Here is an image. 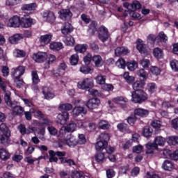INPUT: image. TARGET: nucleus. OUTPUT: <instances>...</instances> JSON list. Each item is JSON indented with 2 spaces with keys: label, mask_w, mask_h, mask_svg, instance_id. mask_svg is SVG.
<instances>
[{
  "label": "nucleus",
  "mask_w": 178,
  "mask_h": 178,
  "mask_svg": "<svg viewBox=\"0 0 178 178\" xmlns=\"http://www.w3.org/2000/svg\"><path fill=\"white\" fill-rule=\"evenodd\" d=\"M4 100L6 104L10 108H12L13 115L14 116H22L24 113V108L17 105V102L12 101L10 99V92H7L4 95Z\"/></svg>",
  "instance_id": "1"
},
{
  "label": "nucleus",
  "mask_w": 178,
  "mask_h": 178,
  "mask_svg": "<svg viewBox=\"0 0 178 178\" xmlns=\"http://www.w3.org/2000/svg\"><path fill=\"white\" fill-rule=\"evenodd\" d=\"M148 99V95L144 90L133 91L131 93V102L134 104H142Z\"/></svg>",
  "instance_id": "2"
},
{
  "label": "nucleus",
  "mask_w": 178,
  "mask_h": 178,
  "mask_svg": "<svg viewBox=\"0 0 178 178\" xmlns=\"http://www.w3.org/2000/svg\"><path fill=\"white\" fill-rule=\"evenodd\" d=\"M77 87L81 90H88V88H92V87H94V81L91 78H84L78 82Z\"/></svg>",
  "instance_id": "3"
},
{
  "label": "nucleus",
  "mask_w": 178,
  "mask_h": 178,
  "mask_svg": "<svg viewBox=\"0 0 178 178\" xmlns=\"http://www.w3.org/2000/svg\"><path fill=\"white\" fill-rule=\"evenodd\" d=\"M123 6L128 9L127 12H129V13L134 12V10H137V9H141V3L138 1H134L132 4L125 2L123 3Z\"/></svg>",
  "instance_id": "4"
},
{
  "label": "nucleus",
  "mask_w": 178,
  "mask_h": 178,
  "mask_svg": "<svg viewBox=\"0 0 178 178\" xmlns=\"http://www.w3.org/2000/svg\"><path fill=\"white\" fill-rule=\"evenodd\" d=\"M109 38V33L105 26H101L99 29V39L102 42H105Z\"/></svg>",
  "instance_id": "5"
},
{
  "label": "nucleus",
  "mask_w": 178,
  "mask_h": 178,
  "mask_svg": "<svg viewBox=\"0 0 178 178\" xmlns=\"http://www.w3.org/2000/svg\"><path fill=\"white\" fill-rule=\"evenodd\" d=\"M138 51L143 55V56H147L149 54L148 49H147V46L144 44V42L141 40H138L137 41V47Z\"/></svg>",
  "instance_id": "6"
},
{
  "label": "nucleus",
  "mask_w": 178,
  "mask_h": 178,
  "mask_svg": "<svg viewBox=\"0 0 178 178\" xmlns=\"http://www.w3.org/2000/svg\"><path fill=\"white\" fill-rule=\"evenodd\" d=\"M33 59L35 62H37V63H42L47 60V53L39 51L33 55Z\"/></svg>",
  "instance_id": "7"
},
{
  "label": "nucleus",
  "mask_w": 178,
  "mask_h": 178,
  "mask_svg": "<svg viewBox=\"0 0 178 178\" xmlns=\"http://www.w3.org/2000/svg\"><path fill=\"white\" fill-rule=\"evenodd\" d=\"M64 143L68 145V147H70V148H74V147H76V145L78 144L77 139H76V137L72 134L67 136V138L64 140Z\"/></svg>",
  "instance_id": "8"
},
{
  "label": "nucleus",
  "mask_w": 178,
  "mask_h": 178,
  "mask_svg": "<svg viewBox=\"0 0 178 178\" xmlns=\"http://www.w3.org/2000/svg\"><path fill=\"white\" fill-rule=\"evenodd\" d=\"M99 104H101V101L98 98H92L90 99L86 104L87 108L88 109H95L99 106Z\"/></svg>",
  "instance_id": "9"
},
{
  "label": "nucleus",
  "mask_w": 178,
  "mask_h": 178,
  "mask_svg": "<svg viewBox=\"0 0 178 178\" xmlns=\"http://www.w3.org/2000/svg\"><path fill=\"white\" fill-rule=\"evenodd\" d=\"M80 115H87V110L82 106H76L73 108L72 115L73 118H78Z\"/></svg>",
  "instance_id": "10"
},
{
  "label": "nucleus",
  "mask_w": 178,
  "mask_h": 178,
  "mask_svg": "<svg viewBox=\"0 0 178 178\" xmlns=\"http://www.w3.org/2000/svg\"><path fill=\"white\" fill-rule=\"evenodd\" d=\"M58 13L62 20H70L73 16V14L70 9H62Z\"/></svg>",
  "instance_id": "11"
},
{
  "label": "nucleus",
  "mask_w": 178,
  "mask_h": 178,
  "mask_svg": "<svg viewBox=\"0 0 178 178\" xmlns=\"http://www.w3.org/2000/svg\"><path fill=\"white\" fill-rule=\"evenodd\" d=\"M22 20H20V18L17 16H14L12 18H10L8 21V26L9 27H20L21 26Z\"/></svg>",
  "instance_id": "12"
},
{
  "label": "nucleus",
  "mask_w": 178,
  "mask_h": 178,
  "mask_svg": "<svg viewBox=\"0 0 178 178\" xmlns=\"http://www.w3.org/2000/svg\"><path fill=\"white\" fill-rule=\"evenodd\" d=\"M24 72H26V67L20 65L14 70L12 74L15 79H18L24 74Z\"/></svg>",
  "instance_id": "13"
},
{
  "label": "nucleus",
  "mask_w": 178,
  "mask_h": 178,
  "mask_svg": "<svg viewBox=\"0 0 178 178\" xmlns=\"http://www.w3.org/2000/svg\"><path fill=\"white\" fill-rule=\"evenodd\" d=\"M44 99H52V98H55V94L52 92L49 88L44 86L42 88V91Z\"/></svg>",
  "instance_id": "14"
},
{
  "label": "nucleus",
  "mask_w": 178,
  "mask_h": 178,
  "mask_svg": "<svg viewBox=\"0 0 178 178\" xmlns=\"http://www.w3.org/2000/svg\"><path fill=\"white\" fill-rule=\"evenodd\" d=\"M69 120V113L67 111L63 112L58 115V122L60 124H65Z\"/></svg>",
  "instance_id": "15"
},
{
  "label": "nucleus",
  "mask_w": 178,
  "mask_h": 178,
  "mask_svg": "<svg viewBox=\"0 0 178 178\" xmlns=\"http://www.w3.org/2000/svg\"><path fill=\"white\" fill-rule=\"evenodd\" d=\"M21 26L24 29H29L33 26V19L27 17H24L21 19Z\"/></svg>",
  "instance_id": "16"
},
{
  "label": "nucleus",
  "mask_w": 178,
  "mask_h": 178,
  "mask_svg": "<svg viewBox=\"0 0 178 178\" xmlns=\"http://www.w3.org/2000/svg\"><path fill=\"white\" fill-rule=\"evenodd\" d=\"M51 40H52V35L46 34L40 36V42L42 47H45V45L51 42Z\"/></svg>",
  "instance_id": "17"
},
{
  "label": "nucleus",
  "mask_w": 178,
  "mask_h": 178,
  "mask_svg": "<svg viewBox=\"0 0 178 178\" xmlns=\"http://www.w3.org/2000/svg\"><path fill=\"white\" fill-rule=\"evenodd\" d=\"M0 140L3 145H8L10 143V132H6L1 134Z\"/></svg>",
  "instance_id": "18"
},
{
  "label": "nucleus",
  "mask_w": 178,
  "mask_h": 178,
  "mask_svg": "<svg viewBox=\"0 0 178 178\" xmlns=\"http://www.w3.org/2000/svg\"><path fill=\"white\" fill-rule=\"evenodd\" d=\"M163 154L165 158L170 156L173 161H178V150L175 151L173 153H170V151L164 150Z\"/></svg>",
  "instance_id": "19"
},
{
  "label": "nucleus",
  "mask_w": 178,
  "mask_h": 178,
  "mask_svg": "<svg viewBox=\"0 0 178 178\" xmlns=\"http://www.w3.org/2000/svg\"><path fill=\"white\" fill-rule=\"evenodd\" d=\"M73 31V26L69 22H66L61 29L62 34L64 35H67V34H70V32Z\"/></svg>",
  "instance_id": "20"
},
{
  "label": "nucleus",
  "mask_w": 178,
  "mask_h": 178,
  "mask_svg": "<svg viewBox=\"0 0 178 178\" xmlns=\"http://www.w3.org/2000/svg\"><path fill=\"white\" fill-rule=\"evenodd\" d=\"M145 86V82L143 81H136L134 82V83L132 85L133 89L134 91H143V90L140 88H143Z\"/></svg>",
  "instance_id": "21"
},
{
  "label": "nucleus",
  "mask_w": 178,
  "mask_h": 178,
  "mask_svg": "<svg viewBox=\"0 0 178 178\" xmlns=\"http://www.w3.org/2000/svg\"><path fill=\"white\" fill-rule=\"evenodd\" d=\"M23 38V35L17 33L11 37L9 38V42L10 44H17L20 40H22Z\"/></svg>",
  "instance_id": "22"
},
{
  "label": "nucleus",
  "mask_w": 178,
  "mask_h": 178,
  "mask_svg": "<svg viewBox=\"0 0 178 178\" xmlns=\"http://www.w3.org/2000/svg\"><path fill=\"white\" fill-rule=\"evenodd\" d=\"M10 158V154L6 149H0V159L1 161H8Z\"/></svg>",
  "instance_id": "23"
},
{
  "label": "nucleus",
  "mask_w": 178,
  "mask_h": 178,
  "mask_svg": "<svg viewBox=\"0 0 178 178\" xmlns=\"http://www.w3.org/2000/svg\"><path fill=\"white\" fill-rule=\"evenodd\" d=\"M108 145V142L104 140L98 141L95 145V149L97 151H102V149H105Z\"/></svg>",
  "instance_id": "24"
},
{
  "label": "nucleus",
  "mask_w": 178,
  "mask_h": 178,
  "mask_svg": "<svg viewBox=\"0 0 178 178\" xmlns=\"http://www.w3.org/2000/svg\"><path fill=\"white\" fill-rule=\"evenodd\" d=\"M93 62H95V65L96 67H101L102 65H104V60H102V57L101 56H94L92 58Z\"/></svg>",
  "instance_id": "25"
},
{
  "label": "nucleus",
  "mask_w": 178,
  "mask_h": 178,
  "mask_svg": "<svg viewBox=\"0 0 178 178\" xmlns=\"http://www.w3.org/2000/svg\"><path fill=\"white\" fill-rule=\"evenodd\" d=\"M115 54L116 56H120L122 55H127V54H129V49L124 47H118L115 50Z\"/></svg>",
  "instance_id": "26"
},
{
  "label": "nucleus",
  "mask_w": 178,
  "mask_h": 178,
  "mask_svg": "<svg viewBox=\"0 0 178 178\" xmlns=\"http://www.w3.org/2000/svg\"><path fill=\"white\" fill-rule=\"evenodd\" d=\"M148 111L143 108H136L134 111V115L137 116H141V118H144V116H148Z\"/></svg>",
  "instance_id": "27"
},
{
  "label": "nucleus",
  "mask_w": 178,
  "mask_h": 178,
  "mask_svg": "<svg viewBox=\"0 0 178 178\" xmlns=\"http://www.w3.org/2000/svg\"><path fill=\"white\" fill-rule=\"evenodd\" d=\"M146 154H153L154 153V149H157L158 146L155 143H148L146 144Z\"/></svg>",
  "instance_id": "28"
},
{
  "label": "nucleus",
  "mask_w": 178,
  "mask_h": 178,
  "mask_svg": "<svg viewBox=\"0 0 178 178\" xmlns=\"http://www.w3.org/2000/svg\"><path fill=\"white\" fill-rule=\"evenodd\" d=\"M163 168L165 170H168V171L173 170V169H175V164H173L172 161L167 160L164 161L163 164Z\"/></svg>",
  "instance_id": "29"
},
{
  "label": "nucleus",
  "mask_w": 178,
  "mask_h": 178,
  "mask_svg": "<svg viewBox=\"0 0 178 178\" xmlns=\"http://www.w3.org/2000/svg\"><path fill=\"white\" fill-rule=\"evenodd\" d=\"M63 41L66 45L72 47V45H74V38L72 37V35H68L64 39Z\"/></svg>",
  "instance_id": "30"
},
{
  "label": "nucleus",
  "mask_w": 178,
  "mask_h": 178,
  "mask_svg": "<svg viewBox=\"0 0 178 178\" xmlns=\"http://www.w3.org/2000/svg\"><path fill=\"white\" fill-rule=\"evenodd\" d=\"M63 48V44L60 42H53L50 44V49L53 51H60Z\"/></svg>",
  "instance_id": "31"
},
{
  "label": "nucleus",
  "mask_w": 178,
  "mask_h": 178,
  "mask_svg": "<svg viewBox=\"0 0 178 178\" xmlns=\"http://www.w3.org/2000/svg\"><path fill=\"white\" fill-rule=\"evenodd\" d=\"M76 52H78L79 54H83V52H86L87 51V45L86 44H77L74 48Z\"/></svg>",
  "instance_id": "32"
},
{
  "label": "nucleus",
  "mask_w": 178,
  "mask_h": 178,
  "mask_svg": "<svg viewBox=\"0 0 178 178\" xmlns=\"http://www.w3.org/2000/svg\"><path fill=\"white\" fill-rule=\"evenodd\" d=\"M37 8V4L35 3H30V4H24L22 7V10H34Z\"/></svg>",
  "instance_id": "33"
},
{
  "label": "nucleus",
  "mask_w": 178,
  "mask_h": 178,
  "mask_svg": "<svg viewBox=\"0 0 178 178\" xmlns=\"http://www.w3.org/2000/svg\"><path fill=\"white\" fill-rule=\"evenodd\" d=\"M167 141L170 145H178V136H170L167 139Z\"/></svg>",
  "instance_id": "34"
},
{
  "label": "nucleus",
  "mask_w": 178,
  "mask_h": 178,
  "mask_svg": "<svg viewBox=\"0 0 178 178\" xmlns=\"http://www.w3.org/2000/svg\"><path fill=\"white\" fill-rule=\"evenodd\" d=\"M95 80L97 84L104 85L106 81V77L102 74H99L95 77Z\"/></svg>",
  "instance_id": "35"
},
{
  "label": "nucleus",
  "mask_w": 178,
  "mask_h": 178,
  "mask_svg": "<svg viewBox=\"0 0 178 178\" xmlns=\"http://www.w3.org/2000/svg\"><path fill=\"white\" fill-rule=\"evenodd\" d=\"M59 109L60 111H72V109H73V105L69 103H65L60 105Z\"/></svg>",
  "instance_id": "36"
},
{
  "label": "nucleus",
  "mask_w": 178,
  "mask_h": 178,
  "mask_svg": "<svg viewBox=\"0 0 178 178\" xmlns=\"http://www.w3.org/2000/svg\"><path fill=\"white\" fill-rule=\"evenodd\" d=\"M49 161L52 163V162H58V157L55 155V151L49 150Z\"/></svg>",
  "instance_id": "37"
},
{
  "label": "nucleus",
  "mask_w": 178,
  "mask_h": 178,
  "mask_svg": "<svg viewBox=\"0 0 178 178\" xmlns=\"http://www.w3.org/2000/svg\"><path fill=\"white\" fill-rule=\"evenodd\" d=\"M124 79L126 80V81H127V83H128V84H131L132 83L134 82V80H136L134 76H130L129 72H125L124 74Z\"/></svg>",
  "instance_id": "38"
},
{
  "label": "nucleus",
  "mask_w": 178,
  "mask_h": 178,
  "mask_svg": "<svg viewBox=\"0 0 178 178\" xmlns=\"http://www.w3.org/2000/svg\"><path fill=\"white\" fill-rule=\"evenodd\" d=\"M33 84H38L40 83V77L36 71L31 72Z\"/></svg>",
  "instance_id": "39"
},
{
  "label": "nucleus",
  "mask_w": 178,
  "mask_h": 178,
  "mask_svg": "<svg viewBox=\"0 0 178 178\" xmlns=\"http://www.w3.org/2000/svg\"><path fill=\"white\" fill-rule=\"evenodd\" d=\"M127 66L129 70H131V72H133L136 70V69H137L138 64H137V62L136 61H131V62H128L127 63Z\"/></svg>",
  "instance_id": "40"
},
{
  "label": "nucleus",
  "mask_w": 178,
  "mask_h": 178,
  "mask_svg": "<svg viewBox=\"0 0 178 178\" xmlns=\"http://www.w3.org/2000/svg\"><path fill=\"white\" fill-rule=\"evenodd\" d=\"M109 127H111V125H109V123L107 122L106 120H101L99 122V129L106 130V129H109Z\"/></svg>",
  "instance_id": "41"
},
{
  "label": "nucleus",
  "mask_w": 178,
  "mask_h": 178,
  "mask_svg": "<svg viewBox=\"0 0 178 178\" xmlns=\"http://www.w3.org/2000/svg\"><path fill=\"white\" fill-rule=\"evenodd\" d=\"M66 127L67 133H73V131H75L77 124L74 122H72L68 124Z\"/></svg>",
  "instance_id": "42"
},
{
  "label": "nucleus",
  "mask_w": 178,
  "mask_h": 178,
  "mask_svg": "<svg viewBox=\"0 0 178 178\" xmlns=\"http://www.w3.org/2000/svg\"><path fill=\"white\" fill-rule=\"evenodd\" d=\"M70 64L72 66H75L79 63V56L77 54H73L70 58Z\"/></svg>",
  "instance_id": "43"
},
{
  "label": "nucleus",
  "mask_w": 178,
  "mask_h": 178,
  "mask_svg": "<svg viewBox=\"0 0 178 178\" xmlns=\"http://www.w3.org/2000/svg\"><path fill=\"white\" fill-rule=\"evenodd\" d=\"M154 144L156 145H165V138L162 136H158L154 140Z\"/></svg>",
  "instance_id": "44"
},
{
  "label": "nucleus",
  "mask_w": 178,
  "mask_h": 178,
  "mask_svg": "<svg viewBox=\"0 0 178 178\" xmlns=\"http://www.w3.org/2000/svg\"><path fill=\"white\" fill-rule=\"evenodd\" d=\"M143 135L145 137H151L152 136V129L149 127H145L143 129Z\"/></svg>",
  "instance_id": "45"
},
{
  "label": "nucleus",
  "mask_w": 178,
  "mask_h": 178,
  "mask_svg": "<svg viewBox=\"0 0 178 178\" xmlns=\"http://www.w3.org/2000/svg\"><path fill=\"white\" fill-rule=\"evenodd\" d=\"M81 73H83V74H88V73H91L92 72V69L88 67V66L82 65L80 67Z\"/></svg>",
  "instance_id": "46"
},
{
  "label": "nucleus",
  "mask_w": 178,
  "mask_h": 178,
  "mask_svg": "<svg viewBox=\"0 0 178 178\" xmlns=\"http://www.w3.org/2000/svg\"><path fill=\"white\" fill-rule=\"evenodd\" d=\"M137 74L140 77H142L143 80H147L148 77V74L147 73V72H145V70H144V69L139 70L137 72Z\"/></svg>",
  "instance_id": "47"
},
{
  "label": "nucleus",
  "mask_w": 178,
  "mask_h": 178,
  "mask_svg": "<svg viewBox=\"0 0 178 178\" xmlns=\"http://www.w3.org/2000/svg\"><path fill=\"white\" fill-rule=\"evenodd\" d=\"M88 31L92 35L95 33V31H97V23L95 22H92L89 26Z\"/></svg>",
  "instance_id": "48"
},
{
  "label": "nucleus",
  "mask_w": 178,
  "mask_h": 178,
  "mask_svg": "<svg viewBox=\"0 0 178 178\" xmlns=\"http://www.w3.org/2000/svg\"><path fill=\"white\" fill-rule=\"evenodd\" d=\"M56 59V57L52 54H47L46 60L47 65H51V63H54Z\"/></svg>",
  "instance_id": "49"
},
{
  "label": "nucleus",
  "mask_w": 178,
  "mask_h": 178,
  "mask_svg": "<svg viewBox=\"0 0 178 178\" xmlns=\"http://www.w3.org/2000/svg\"><path fill=\"white\" fill-rule=\"evenodd\" d=\"M147 88L150 94H154V92H155V90L156 89V85L154 83H148Z\"/></svg>",
  "instance_id": "50"
},
{
  "label": "nucleus",
  "mask_w": 178,
  "mask_h": 178,
  "mask_svg": "<svg viewBox=\"0 0 178 178\" xmlns=\"http://www.w3.org/2000/svg\"><path fill=\"white\" fill-rule=\"evenodd\" d=\"M115 65H116V66H118V67H120V69H124L126 67V62L124 61V59H123V58L119 59L116 62Z\"/></svg>",
  "instance_id": "51"
},
{
  "label": "nucleus",
  "mask_w": 178,
  "mask_h": 178,
  "mask_svg": "<svg viewBox=\"0 0 178 178\" xmlns=\"http://www.w3.org/2000/svg\"><path fill=\"white\" fill-rule=\"evenodd\" d=\"M91 60H92V56L90 54H88L83 58V62L86 66H88L91 63Z\"/></svg>",
  "instance_id": "52"
},
{
  "label": "nucleus",
  "mask_w": 178,
  "mask_h": 178,
  "mask_svg": "<svg viewBox=\"0 0 178 178\" xmlns=\"http://www.w3.org/2000/svg\"><path fill=\"white\" fill-rule=\"evenodd\" d=\"M153 54L156 58H162L163 56V53L159 48L154 49Z\"/></svg>",
  "instance_id": "53"
},
{
  "label": "nucleus",
  "mask_w": 178,
  "mask_h": 178,
  "mask_svg": "<svg viewBox=\"0 0 178 178\" xmlns=\"http://www.w3.org/2000/svg\"><path fill=\"white\" fill-rule=\"evenodd\" d=\"M78 140H76L78 144L83 145L87 143V140L86 139V136L84 134H79L78 136Z\"/></svg>",
  "instance_id": "54"
},
{
  "label": "nucleus",
  "mask_w": 178,
  "mask_h": 178,
  "mask_svg": "<svg viewBox=\"0 0 178 178\" xmlns=\"http://www.w3.org/2000/svg\"><path fill=\"white\" fill-rule=\"evenodd\" d=\"M22 0H7L6 3L7 6H15L17 3H20Z\"/></svg>",
  "instance_id": "55"
},
{
  "label": "nucleus",
  "mask_w": 178,
  "mask_h": 178,
  "mask_svg": "<svg viewBox=\"0 0 178 178\" xmlns=\"http://www.w3.org/2000/svg\"><path fill=\"white\" fill-rule=\"evenodd\" d=\"M99 138L100 141H105L106 143H108L110 139L109 134L105 133L101 134L99 135Z\"/></svg>",
  "instance_id": "56"
},
{
  "label": "nucleus",
  "mask_w": 178,
  "mask_h": 178,
  "mask_svg": "<svg viewBox=\"0 0 178 178\" xmlns=\"http://www.w3.org/2000/svg\"><path fill=\"white\" fill-rule=\"evenodd\" d=\"M15 54L17 58H24V56H26V53L23 50L15 49Z\"/></svg>",
  "instance_id": "57"
},
{
  "label": "nucleus",
  "mask_w": 178,
  "mask_h": 178,
  "mask_svg": "<svg viewBox=\"0 0 178 178\" xmlns=\"http://www.w3.org/2000/svg\"><path fill=\"white\" fill-rule=\"evenodd\" d=\"M170 66L175 72H178V61L176 60H173L170 62Z\"/></svg>",
  "instance_id": "58"
},
{
  "label": "nucleus",
  "mask_w": 178,
  "mask_h": 178,
  "mask_svg": "<svg viewBox=\"0 0 178 178\" xmlns=\"http://www.w3.org/2000/svg\"><path fill=\"white\" fill-rule=\"evenodd\" d=\"M97 162H102L105 158L104 153H99L95 156Z\"/></svg>",
  "instance_id": "59"
},
{
  "label": "nucleus",
  "mask_w": 178,
  "mask_h": 178,
  "mask_svg": "<svg viewBox=\"0 0 178 178\" xmlns=\"http://www.w3.org/2000/svg\"><path fill=\"white\" fill-rule=\"evenodd\" d=\"M0 130L1 131V134L10 133V131H9V129H8V127H6V124H5V123H2L0 125Z\"/></svg>",
  "instance_id": "60"
},
{
  "label": "nucleus",
  "mask_w": 178,
  "mask_h": 178,
  "mask_svg": "<svg viewBox=\"0 0 178 178\" xmlns=\"http://www.w3.org/2000/svg\"><path fill=\"white\" fill-rule=\"evenodd\" d=\"M55 14H54V13L50 12L48 13L47 15V20L48 22H49L50 23H54V22H55Z\"/></svg>",
  "instance_id": "61"
},
{
  "label": "nucleus",
  "mask_w": 178,
  "mask_h": 178,
  "mask_svg": "<svg viewBox=\"0 0 178 178\" xmlns=\"http://www.w3.org/2000/svg\"><path fill=\"white\" fill-rule=\"evenodd\" d=\"M102 88L104 91H112L113 90V86L112 84L104 83L102 86Z\"/></svg>",
  "instance_id": "62"
},
{
  "label": "nucleus",
  "mask_w": 178,
  "mask_h": 178,
  "mask_svg": "<svg viewBox=\"0 0 178 178\" xmlns=\"http://www.w3.org/2000/svg\"><path fill=\"white\" fill-rule=\"evenodd\" d=\"M115 176V171L112 169H108L106 170L107 178H113Z\"/></svg>",
  "instance_id": "63"
},
{
  "label": "nucleus",
  "mask_w": 178,
  "mask_h": 178,
  "mask_svg": "<svg viewBox=\"0 0 178 178\" xmlns=\"http://www.w3.org/2000/svg\"><path fill=\"white\" fill-rule=\"evenodd\" d=\"M72 178H85L84 175H83L82 174H80V172H79L78 171H74L72 173Z\"/></svg>",
  "instance_id": "64"
}]
</instances>
